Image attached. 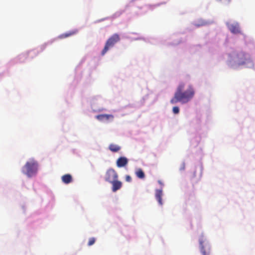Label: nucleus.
Returning a JSON list of instances; mask_svg holds the SVG:
<instances>
[{
	"label": "nucleus",
	"mask_w": 255,
	"mask_h": 255,
	"mask_svg": "<svg viewBox=\"0 0 255 255\" xmlns=\"http://www.w3.org/2000/svg\"><path fill=\"white\" fill-rule=\"evenodd\" d=\"M185 85L180 83L177 87L174 97L171 100L172 104H175L178 102L182 103H186L191 100L194 95V91L192 86H189L188 89L183 91Z\"/></svg>",
	"instance_id": "nucleus-1"
},
{
	"label": "nucleus",
	"mask_w": 255,
	"mask_h": 255,
	"mask_svg": "<svg viewBox=\"0 0 255 255\" xmlns=\"http://www.w3.org/2000/svg\"><path fill=\"white\" fill-rule=\"evenodd\" d=\"M38 163L33 159L27 161L22 167V172L28 177L35 175L38 170Z\"/></svg>",
	"instance_id": "nucleus-2"
},
{
	"label": "nucleus",
	"mask_w": 255,
	"mask_h": 255,
	"mask_svg": "<svg viewBox=\"0 0 255 255\" xmlns=\"http://www.w3.org/2000/svg\"><path fill=\"white\" fill-rule=\"evenodd\" d=\"M120 40V37L118 34L115 33L112 35L106 41L105 47L102 51L101 55H104L109 49L113 47Z\"/></svg>",
	"instance_id": "nucleus-3"
},
{
	"label": "nucleus",
	"mask_w": 255,
	"mask_h": 255,
	"mask_svg": "<svg viewBox=\"0 0 255 255\" xmlns=\"http://www.w3.org/2000/svg\"><path fill=\"white\" fill-rule=\"evenodd\" d=\"M249 55L244 52H240L237 55L236 62L239 65H244L250 62Z\"/></svg>",
	"instance_id": "nucleus-4"
},
{
	"label": "nucleus",
	"mask_w": 255,
	"mask_h": 255,
	"mask_svg": "<svg viewBox=\"0 0 255 255\" xmlns=\"http://www.w3.org/2000/svg\"><path fill=\"white\" fill-rule=\"evenodd\" d=\"M118 175L117 172L113 168H110L107 170L105 174V180L109 183L114 181L118 179Z\"/></svg>",
	"instance_id": "nucleus-5"
},
{
	"label": "nucleus",
	"mask_w": 255,
	"mask_h": 255,
	"mask_svg": "<svg viewBox=\"0 0 255 255\" xmlns=\"http://www.w3.org/2000/svg\"><path fill=\"white\" fill-rule=\"evenodd\" d=\"M227 25L230 30V31L234 34H242V31L239 25V23L234 22V23L230 24L227 23Z\"/></svg>",
	"instance_id": "nucleus-6"
},
{
	"label": "nucleus",
	"mask_w": 255,
	"mask_h": 255,
	"mask_svg": "<svg viewBox=\"0 0 255 255\" xmlns=\"http://www.w3.org/2000/svg\"><path fill=\"white\" fill-rule=\"evenodd\" d=\"M128 163V159L126 157H120L117 160V166L122 167L126 166Z\"/></svg>",
	"instance_id": "nucleus-7"
},
{
	"label": "nucleus",
	"mask_w": 255,
	"mask_h": 255,
	"mask_svg": "<svg viewBox=\"0 0 255 255\" xmlns=\"http://www.w3.org/2000/svg\"><path fill=\"white\" fill-rule=\"evenodd\" d=\"M112 184V191L116 192L119 190L122 186V183L116 179L111 183Z\"/></svg>",
	"instance_id": "nucleus-8"
},
{
	"label": "nucleus",
	"mask_w": 255,
	"mask_h": 255,
	"mask_svg": "<svg viewBox=\"0 0 255 255\" xmlns=\"http://www.w3.org/2000/svg\"><path fill=\"white\" fill-rule=\"evenodd\" d=\"M163 195L162 190L161 189H156L155 190V196L158 203L160 205H162V196Z\"/></svg>",
	"instance_id": "nucleus-9"
},
{
	"label": "nucleus",
	"mask_w": 255,
	"mask_h": 255,
	"mask_svg": "<svg viewBox=\"0 0 255 255\" xmlns=\"http://www.w3.org/2000/svg\"><path fill=\"white\" fill-rule=\"evenodd\" d=\"M78 32L77 30H73L72 31H70L67 32H65L64 33H63L59 36V38L60 39H63L67 38L68 37L74 35L76 34Z\"/></svg>",
	"instance_id": "nucleus-10"
},
{
	"label": "nucleus",
	"mask_w": 255,
	"mask_h": 255,
	"mask_svg": "<svg viewBox=\"0 0 255 255\" xmlns=\"http://www.w3.org/2000/svg\"><path fill=\"white\" fill-rule=\"evenodd\" d=\"M204 242V241L203 240V238H201L199 240L200 245L201 247V252L203 255H210V248H209L207 251L205 250V249L203 246Z\"/></svg>",
	"instance_id": "nucleus-11"
},
{
	"label": "nucleus",
	"mask_w": 255,
	"mask_h": 255,
	"mask_svg": "<svg viewBox=\"0 0 255 255\" xmlns=\"http://www.w3.org/2000/svg\"><path fill=\"white\" fill-rule=\"evenodd\" d=\"M62 181L65 184H69L72 181V177L70 174H67L62 176Z\"/></svg>",
	"instance_id": "nucleus-12"
},
{
	"label": "nucleus",
	"mask_w": 255,
	"mask_h": 255,
	"mask_svg": "<svg viewBox=\"0 0 255 255\" xmlns=\"http://www.w3.org/2000/svg\"><path fill=\"white\" fill-rule=\"evenodd\" d=\"M109 149L114 152L119 151L121 149V147L118 145L115 144H111L109 145Z\"/></svg>",
	"instance_id": "nucleus-13"
},
{
	"label": "nucleus",
	"mask_w": 255,
	"mask_h": 255,
	"mask_svg": "<svg viewBox=\"0 0 255 255\" xmlns=\"http://www.w3.org/2000/svg\"><path fill=\"white\" fill-rule=\"evenodd\" d=\"M135 175L136 176L139 178H140V179H143L145 177V174H144V172L143 171V170L140 169V168H138L137 169L136 171H135Z\"/></svg>",
	"instance_id": "nucleus-14"
},
{
	"label": "nucleus",
	"mask_w": 255,
	"mask_h": 255,
	"mask_svg": "<svg viewBox=\"0 0 255 255\" xmlns=\"http://www.w3.org/2000/svg\"><path fill=\"white\" fill-rule=\"evenodd\" d=\"M110 117H112L111 115H100L97 116V118L100 121L108 120Z\"/></svg>",
	"instance_id": "nucleus-15"
},
{
	"label": "nucleus",
	"mask_w": 255,
	"mask_h": 255,
	"mask_svg": "<svg viewBox=\"0 0 255 255\" xmlns=\"http://www.w3.org/2000/svg\"><path fill=\"white\" fill-rule=\"evenodd\" d=\"M95 241H96V239L95 238H91L89 240V242L88 243V245L89 246H91L94 245L95 243Z\"/></svg>",
	"instance_id": "nucleus-16"
},
{
	"label": "nucleus",
	"mask_w": 255,
	"mask_h": 255,
	"mask_svg": "<svg viewBox=\"0 0 255 255\" xmlns=\"http://www.w3.org/2000/svg\"><path fill=\"white\" fill-rule=\"evenodd\" d=\"M126 180L128 182H131V177L129 175H127L126 176Z\"/></svg>",
	"instance_id": "nucleus-17"
},
{
	"label": "nucleus",
	"mask_w": 255,
	"mask_h": 255,
	"mask_svg": "<svg viewBox=\"0 0 255 255\" xmlns=\"http://www.w3.org/2000/svg\"><path fill=\"white\" fill-rule=\"evenodd\" d=\"M179 109L178 107H174L173 108V112H179Z\"/></svg>",
	"instance_id": "nucleus-18"
},
{
	"label": "nucleus",
	"mask_w": 255,
	"mask_h": 255,
	"mask_svg": "<svg viewBox=\"0 0 255 255\" xmlns=\"http://www.w3.org/2000/svg\"><path fill=\"white\" fill-rule=\"evenodd\" d=\"M227 0V2L229 3L231 1V0Z\"/></svg>",
	"instance_id": "nucleus-19"
},
{
	"label": "nucleus",
	"mask_w": 255,
	"mask_h": 255,
	"mask_svg": "<svg viewBox=\"0 0 255 255\" xmlns=\"http://www.w3.org/2000/svg\"><path fill=\"white\" fill-rule=\"evenodd\" d=\"M219 1H222L223 0H217Z\"/></svg>",
	"instance_id": "nucleus-20"
}]
</instances>
